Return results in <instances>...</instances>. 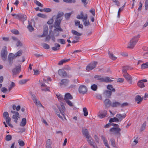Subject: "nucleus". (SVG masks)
Instances as JSON below:
<instances>
[{
    "label": "nucleus",
    "mask_w": 148,
    "mask_h": 148,
    "mask_svg": "<svg viewBox=\"0 0 148 148\" xmlns=\"http://www.w3.org/2000/svg\"><path fill=\"white\" fill-rule=\"evenodd\" d=\"M58 108L61 114L62 115L63 117L65 119V115H64V111L65 110V107L63 104H61L60 106L58 107Z\"/></svg>",
    "instance_id": "f3484780"
},
{
    "label": "nucleus",
    "mask_w": 148,
    "mask_h": 148,
    "mask_svg": "<svg viewBox=\"0 0 148 148\" xmlns=\"http://www.w3.org/2000/svg\"><path fill=\"white\" fill-rule=\"evenodd\" d=\"M40 87L41 90L42 91H49L50 88L47 86L45 83H42L41 84Z\"/></svg>",
    "instance_id": "dca6fc26"
},
{
    "label": "nucleus",
    "mask_w": 148,
    "mask_h": 148,
    "mask_svg": "<svg viewBox=\"0 0 148 148\" xmlns=\"http://www.w3.org/2000/svg\"><path fill=\"white\" fill-rule=\"evenodd\" d=\"M18 143H19V145L21 146H23L25 145V143L23 140H21L20 141H19Z\"/></svg>",
    "instance_id": "338daca9"
},
{
    "label": "nucleus",
    "mask_w": 148,
    "mask_h": 148,
    "mask_svg": "<svg viewBox=\"0 0 148 148\" xmlns=\"http://www.w3.org/2000/svg\"><path fill=\"white\" fill-rule=\"evenodd\" d=\"M37 16L44 18H45L46 17V16L45 15L40 13H38L37 14Z\"/></svg>",
    "instance_id": "6e6d98bb"
},
{
    "label": "nucleus",
    "mask_w": 148,
    "mask_h": 148,
    "mask_svg": "<svg viewBox=\"0 0 148 148\" xmlns=\"http://www.w3.org/2000/svg\"><path fill=\"white\" fill-rule=\"evenodd\" d=\"M88 16L87 14L84 15L83 12H81L80 14H79L77 16V18L79 19H81L84 22L83 24L85 26H87L90 25V22L88 20H87Z\"/></svg>",
    "instance_id": "f03ea898"
},
{
    "label": "nucleus",
    "mask_w": 148,
    "mask_h": 148,
    "mask_svg": "<svg viewBox=\"0 0 148 148\" xmlns=\"http://www.w3.org/2000/svg\"><path fill=\"white\" fill-rule=\"evenodd\" d=\"M107 88L110 91L114 92L115 91V89L111 85H108L107 86Z\"/></svg>",
    "instance_id": "72a5a7b5"
},
{
    "label": "nucleus",
    "mask_w": 148,
    "mask_h": 148,
    "mask_svg": "<svg viewBox=\"0 0 148 148\" xmlns=\"http://www.w3.org/2000/svg\"><path fill=\"white\" fill-rule=\"evenodd\" d=\"M147 82V80L146 79L139 81L137 83L138 86L140 88H144L145 87V85L143 83L146 82Z\"/></svg>",
    "instance_id": "2eb2a0df"
},
{
    "label": "nucleus",
    "mask_w": 148,
    "mask_h": 148,
    "mask_svg": "<svg viewBox=\"0 0 148 148\" xmlns=\"http://www.w3.org/2000/svg\"><path fill=\"white\" fill-rule=\"evenodd\" d=\"M143 100V97H142L138 95L136 96L135 100L137 102L138 104L140 103Z\"/></svg>",
    "instance_id": "5701e85b"
},
{
    "label": "nucleus",
    "mask_w": 148,
    "mask_h": 148,
    "mask_svg": "<svg viewBox=\"0 0 148 148\" xmlns=\"http://www.w3.org/2000/svg\"><path fill=\"white\" fill-rule=\"evenodd\" d=\"M22 53V50L18 51L15 54L16 57L20 56Z\"/></svg>",
    "instance_id": "09e8293b"
},
{
    "label": "nucleus",
    "mask_w": 148,
    "mask_h": 148,
    "mask_svg": "<svg viewBox=\"0 0 148 148\" xmlns=\"http://www.w3.org/2000/svg\"><path fill=\"white\" fill-rule=\"evenodd\" d=\"M11 15L13 16H15L14 18L18 19L22 21H24L26 20L27 17L26 16L23 14H12Z\"/></svg>",
    "instance_id": "39448f33"
},
{
    "label": "nucleus",
    "mask_w": 148,
    "mask_h": 148,
    "mask_svg": "<svg viewBox=\"0 0 148 148\" xmlns=\"http://www.w3.org/2000/svg\"><path fill=\"white\" fill-rule=\"evenodd\" d=\"M148 68V62L142 64L141 65V69H145Z\"/></svg>",
    "instance_id": "c9c22d12"
},
{
    "label": "nucleus",
    "mask_w": 148,
    "mask_h": 148,
    "mask_svg": "<svg viewBox=\"0 0 148 148\" xmlns=\"http://www.w3.org/2000/svg\"><path fill=\"white\" fill-rule=\"evenodd\" d=\"M70 60V59H64L62 60H61L58 63V64L59 65H62L63 63H65L66 62H67L69 61Z\"/></svg>",
    "instance_id": "c85d7f7f"
},
{
    "label": "nucleus",
    "mask_w": 148,
    "mask_h": 148,
    "mask_svg": "<svg viewBox=\"0 0 148 148\" xmlns=\"http://www.w3.org/2000/svg\"><path fill=\"white\" fill-rule=\"evenodd\" d=\"M83 110L84 112V115L85 116H86L88 114L87 109L86 108H84L83 109Z\"/></svg>",
    "instance_id": "58836bf2"
},
{
    "label": "nucleus",
    "mask_w": 148,
    "mask_h": 148,
    "mask_svg": "<svg viewBox=\"0 0 148 148\" xmlns=\"http://www.w3.org/2000/svg\"><path fill=\"white\" fill-rule=\"evenodd\" d=\"M119 121H109V122H110V123L106 124V125L104 127H105V128L109 127L110 126H112V125H111V123H112V122H114V121L119 122Z\"/></svg>",
    "instance_id": "a18cd8bd"
},
{
    "label": "nucleus",
    "mask_w": 148,
    "mask_h": 148,
    "mask_svg": "<svg viewBox=\"0 0 148 148\" xmlns=\"http://www.w3.org/2000/svg\"><path fill=\"white\" fill-rule=\"evenodd\" d=\"M43 11L46 12H50L51 11V10L48 8H45L43 9Z\"/></svg>",
    "instance_id": "13d9d810"
},
{
    "label": "nucleus",
    "mask_w": 148,
    "mask_h": 148,
    "mask_svg": "<svg viewBox=\"0 0 148 148\" xmlns=\"http://www.w3.org/2000/svg\"><path fill=\"white\" fill-rule=\"evenodd\" d=\"M69 83V80L67 79H62L60 82V85L61 87H65L68 86Z\"/></svg>",
    "instance_id": "ddd939ff"
},
{
    "label": "nucleus",
    "mask_w": 148,
    "mask_h": 148,
    "mask_svg": "<svg viewBox=\"0 0 148 148\" xmlns=\"http://www.w3.org/2000/svg\"><path fill=\"white\" fill-rule=\"evenodd\" d=\"M27 81V79H21L19 82V84L21 85L23 84L26 83Z\"/></svg>",
    "instance_id": "79ce46f5"
},
{
    "label": "nucleus",
    "mask_w": 148,
    "mask_h": 148,
    "mask_svg": "<svg viewBox=\"0 0 148 148\" xmlns=\"http://www.w3.org/2000/svg\"><path fill=\"white\" fill-rule=\"evenodd\" d=\"M140 35H138L134 37L130 40L128 44L127 48H133L136 44L139 39Z\"/></svg>",
    "instance_id": "7ed1b4c3"
},
{
    "label": "nucleus",
    "mask_w": 148,
    "mask_h": 148,
    "mask_svg": "<svg viewBox=\"0 0 148 148\" xmlns=\"http://www.w3.org/2000/svg\"><path fill=\"white\" fill-rule=\"evenodd\" d=\"M72 13H66L65 14V16L66 19H67L69 18L70 17Z\"/></svg>",
    "instance_id": "5fc2aeb1"
},
{
    "label": "nucleus",
    "mask_w": 148,
    "mask_h": 148,
    "mask_svg": "<svg viewBox=\"0 0 148 148\" xmlns=\"http://www.w3.org/2000/svg\"><path fill=\"white\" fill-rule=\"evenodd\" d=\"M146 123V122L145 121L144 122V123L142 125V126L140 129V130L141 132L143 131L145 129Z\"/></svg>",
    "instance_id": "ea45409f"
},
{
    "label": "nucleus",
    "mask_w": 148,
    "mask_h": 148,
    "mask_svg": "<svg viewBox=\"0 0 148 148\" xmlns=\"http://www.w3.org/2000/svg\"><path fill=\"white\" fill-rule=\"evenodd\" d=\"M3 117L5 120H11V118L9 116V114L7 112H5L3 113Z\"/></svg>",
    "instance_id": "393cba45"
},
{
    "label": "nucleus",
    "mask_w": 148,
    "mask_h": 148,
    "mask_svg": "<svg viewBox=\"0 0 148 148\" xmlns=\"http://www.w3.org/2000/svg\"><path fill=\"white\" fill-rule=\"evenodd\" d=\"M123 74V77L126 79L129 83L132 84V78L131 75L127 72H124V74Z\"/></svg>",
    "instance_id": "9d476101"
},
{
    "label": "nucleus",
    "mask_w": 148,
    "mask_h": 148,
    "mask_svg": "<svg viewBox=\"0 0 148 148\" xmlns=\"http://www.w3.org/2000/svg\"><path fill=\"white\" fill-rule=\"evenodd\" d=\"M91 88L93 91H96L97 88V86L95 84H93L91 86Z\"/></svg>",
    "instance_id": "37998d69"
},
{
    "label": "nucleus",
    "mask_w": 148,
    "mask_h": 148,
    "mask_svg": "<svg viewBox=\"0 0 148 148\" xmlns=\"http://www.w3.org/2000/svg\"><path fill=\"white\" fill-rule=\"evenodd\" d=\"M53 18H51L47 21V23L48 24H51L53 23Z\"/></svg>",
    "instance_id": "774afa93"
},
{
    "label": "nucleus",
    "mask_w": 148,
    "mask_h": 148,
    "mask_svg": "<svg viewBox=\"0 0 148 148\" xmlns=\"http://www.w3.org/2000/svg\"><path fill=\"white\" fill-rule=\"evenodd\" d=\"M34 3H35L36 5H38V6H40L41 7H43V5L40 3L39 1L37 0H36L34 1Z\"/></svg>",
    "instance_id": "3c124183"
},
{
    "label": "nucleus",
    "mask_w": 148,
    "mask_h": 148,
    "mask_svg": "<svg viewBox=\"0 0 148 148\" xmlns=\"http://www.w3.org/2000/svg\"><path fill=\"white\" fill-rule=\"evenodd\" d=\"M16 58V57L15 56V54L14 55L13 53H10L9 54L8 59L9 63L10 64H12V61L13 60Z\"/></svg>",
    "instance_id": "4be33fe9"
},
{
    "label": "nucleus",
    "mask_w": 148,
    "mask_h": 148,
    "mask_svg": "<svg viewBox=\"0 0 148 148\" xmlns=\"http://www.w3.org/2000/svg\"><path fill=\"white\" fill-rule=\"evenodd\" d=\"M94 78L97 80H99L101 82H110L112 81L109 77L103 78L101 75H95L94 76Z\"/></svg>",
    "instance_id": "20e7f679"
},
{
    "label": "nucleus",
    "mask_w": 148,
    "mask_h": 148,
    "mask_svg": "<svg viewBox=\"0 0 148 148\" xmlns=\"http://www.w3.org/2000/svg\"><path fill=\"white\" fill-rule=\"evenodd\" d=\"M82 133L83 135L87 138V139L91 138L90 136L89 135L88 132L86 129H83Z\"/></svg>",
    "instance_id": "a211bd4d"
},
{
    "label": "nucleus",
    "mask_w": 148,
    "mask_h": 148,
    "mask_svg": "<svg viewBox=\"0 0 148 148\" xmlns=\"http://www.w3.org/2000/svg\"><path fill=\"white\" fill-rule=\"evenodd\" d=\"M34 74L35 75H38L40 73V71L37 70H34Z\"/></svg>",
    "instance_id": "0e129e2a"
},
{
    "label": "nucleus",
    "mask_w": 148,
    "mask_h": 148,
    "mask_svg": "<svg viewBox=\"0 0 148 148\" xmlns=\"http://www.w3.org/2000/svg\"><path fill=\"white\" fill-rule=\"evenodd\" d=\"M72 32L74 35H75L77 36H80L82 35L81 34L75 30H72Z\"/></svg>",
    "instance_id": "de8ad7c7"
},
{
    "label": "nucleus",
    "mask_w": 148,
    "mask_h": 148,
    "mask_svg": "<svg viewBox=\"0 0 148 148\" xmlns=\"http://www.w3.org/2000/svg\"><path fill=\"white\" fill-rule=\"evenodd\" d=\"M104 93L106 96L109 97L111 96L112 95V92L110 91L106 90L105 91Z\"/></svg>",
    "instance_id": "4c0bfd02"
},
{
    "label": "nucleus",
    "mask_w": 148,
    "mask_h": 148,
    "mask_svg": "<svg viewBox=\"0 0 148 148\" xmlns=\"http://www.w3.org/2000/svg\"><path fill=\"white\" fill-rule=\"evenodd\" d=\"M7 54V48L5 46L2 49L1 52V56L3 60H5L6 59Z\"/></svg>",
    "instance_id": "6e6552de"
},
{
    "label": "nucleus",
    "mask_w": 148,
    "mask_h": 148,
    "mask_svg": "<svg viewBox=\"0 0 148 148\" xmlns=\"http://www.w3.org/2000/svg\"><path fill=\"white\" fill-rule=\"evenodd\" d=\"M126 116L125 114H118L116 115V116L119 119L121 120L123 119Z\"/></svg>",
    "instance_id": "a878e982"
},
{
    "label": "nucleus",
    "mask_w": 148,
    "mask_h": 148,
    "mask_svg": "<svg viewBox=\"0 0 148 148\" xmlns=\"http://www.w3.org/2000/svg\"><path fill=\"white\" fill-rule=\"evenodd\" d=\"M121 130V129L118 127H113L111 128L110 131L111 132H114L115 134H120V132Z\"/></svg>",
    "instance_id": "aec40b11"
},
{
    "label": "nucleus",
    "mask_w": 148,
    "mask_h": 148,
    "mask_svg": "<svg viewBox=\"0 0 148 148\" xmlns=\"http://www.w3.org/2000/svg\"><path fill=\"white\" fill-rule=\"evenodd\" d=\"M78 91L80 94L84 95L88 91V89L85 86L81 85L79 87Z\"/></svg>",
    "instance_id": "0eeeda50"
},
{
    "label": "nucleus",
    "mask_w": 148,
    "mask_h": 148,
    "mask_svg": "<svg viewBox=\"0 0 148 148\" xmlns=\"http://www.w3.org/2000/svg\"><path fill=\"white\" fill-rule=\"evenodd\" d=\"M97 64V62L96 61L91 62L86 67V70L87 71L92 70L96 66Z\"/></svg>",
    "instance_id": "423d86ee"
},
{
    "label": "nucleus",
    "mask_w": 148,
    "mask_h": 148,
    "mask_svg": "<svg viewBox=\"0 0 148 148\" xmlns=\"http://www.w3.org/2000/svg\"><path fill=\"white\" fill-rule=\"evenodd\" d=\"M42 46L44 48L46 49H49L50 48L49 45L46 43L43 44Z\"/></svg>",
    "instance_id": "4d7b16f0"
},
{
    "label": "nucleus",
    "mask_w": 148,
    "mask_h": 148,
    "mask_svg": "<svg viewBox=\"0 0 148 148\" xmlns=\"http://www.w3.org/2000/svg\"><path fill=\"white\" fill-rule=\"evenodd\" d=\"M27 28L30 32H32L34 29L33 27H32L30 23L29 22V25L27 26Z\"/></svg>",
    "instance_id": "473e14b6"
},
{
    "label": "nucleus",
    "mask_w": 148,
    "mask_h": 148,
    "mask_svg": "<svg viewBox=\"0 0 148 148\" xmlns=\"http://www.w3.org/2000/svg\"><path fill=\"white\" fill-rule=\"evenodd\" d=\"M48 27L47 26H46L44 28L43 34L39 35V37H43L46 36L48 33Z\"/></svg>",
    "instance_id": "412c9836"
},
{
    "label": "nucleus",
    "mask_w": 148,
    "mask_h": 148,
    "mask_svg": "<svg viewBox=\"0 0 148 148\" xmlns=\"http://www.w3.org/2000/svg\"><path fill=\"white\" fill-rule=\"evenodd\" d=\"M73 99L72 95L69 93L65 94L64 96V99L65 101H67Z\"/></svg>",
    "instance_id": "b1692460"
},
{
    "label": "nucleus",
    "mask_w": 148,
    "mask_h": 148,
    "mask_svg": "<svg viewBox=\"0 0 148 148\" xmlns=\"http://www.w3.org/2000/svg\"><path fill=\"white\" fill-rule=\"evenodd\" d=\"M128 67L125 66L123 67L122 69L123 74H124V72H127V70L128 69Z\"/></svg>",
    "instance_id": "603ef678"
},
{
    "label": "nucleus",
    "mask_w": 148,
    "mask_h": 148,
    "mask_svg": "<svg viewBox=\"0 0 148 148\" xmlns=\"http://www.w3.org/2000/svg\"><path fill=\"white\" fill-rule=\"evenodd\" d=\"M32 98L34 102L35 103V104L38 107H43L40 101L38 100L36 98V96L32 94Z\"/></svg>",
    "instance_id": "f8f14e48"
},
{
    "label": "nucleus",
    "mask_w": 148,
    "mask_h": 148,
    "mask_svg": "<svg viewBox=\"0 0 148 148\" xmlns=\"http://www.w3.org/2000/svg\"><path fill=\"white\" fill-rule=\"evenodd\" d=\"M59 75L62 77H65L67 76L66 72L63 69H59L58 71Z\"/></svg>",
    "instance_id": "6ab92c4d"
},
{
    "label": "nucleus",
    "mask_w": 148,
    "mask_h": 148,
    "mask_svg": "<svg viewBox=\"0 0 148 148\" xmlns=\"http://www.w3.org/2000/svg\"><path fill=\"white\" fill-rule=\"evenodd\" d=\"M57 40L58 42L62 44H64L66 43L65 40L62 39H58Z\"/></svg>",
    "instance_id": "c03bdc74"
},
{
    "label": "nucleus",
    "mask_w": 148,
    "mask_h": 148,
    "mask_svg": "<svg viewBox=\"0 0 148 148\" xmlns=\"http://www.w3.org/2000/svg\"><path fill=\"white\" fill-rule=\"evenodd\" d=\"M120 105L121 103L120 102L114 101L112 103L111 106L113 107H115L119 106Z\"/></svg>",
    "instance_id": "bb28decb"
},
{
    "label": "nucleus",
    "mask_w": 148,
    "mask_h": 148,
    "mask_svg": "<svg viewBox=\"0 0 148 148\" xmlns=\"http://www.w3.org/2000/svg\"><path fill=\"white\" fill-rule=\"evenodd\" d=\"M56 29H54L53 30L54 33V34H56L55 36H58L59 35V33L58 32V31H59V30L57 29L56 28H55ZM59 31H60L59 30Z\"/></svg>",
    "instance_id": "8fccbe9b"
},
{
    "label": "nucleus",
    "mask_w": 148,
    "mask_h": 148,
    "mask_svg": "<svg viewBox=\"0 0 148 148\" xmlns=\"http://www.w3.org/2000/svg\"><path fill=\"white\" fill-rule=\"evenodd\" d=\"M87 140L88 143L91 146H92L94 145L95 142L93 141V140L92 138L90 139H87Z\"/></svg>",
    "instance_id": "e433bc0d"
},
{
    "label": "nucleus",
    "mask_w": 148,
    "mask_h": 148,
    "mask_svg": "<svg viewBox=\"0 0 148 148\" xmlns=\"http://www.w3.org/2000/svg\"><path fill=\"white\" fill-rule=\"evenodd\" d=\"M110 141L111 142V145L113 147H115L116 146L115 141L113 138H111L110 139Z\"/></svg>",
    "instance_id": "49530a36"
},
{
    "label": "nucleus",
    "mask_w": 148,
    "mask_h": 148,
    "mask_svg": "<svg viewBox=\"0 0 148 148\" xmlns=\"http://www.w3.org/2000/svg\"><path fill=\"white\" fill-rule=\"evenodd\" d=\"M90 12H91L93 15L95 16V10L94 9H91L90 11Z\"/></svg>",
    "instance_id": "69168bd1"
},
{
    "label": "nucleus",
    "mask_w": 148,
    "mask_h": 148,
    "mask_svg": "<svg viewBox=\"0 0 148 148\" xmlns=\"http://www.w3.org/2000/svg\"><path fill=\"white\" fill-rule=\"evenodd\" d=\"M26 124V121H21L20 124V126L22 127L24 126Z\"/></svg>",
    "instance_id": "052dcab7"
},
{
    "label": "nucleus",
    "mask_w": 148,
    "mask_h": 148,
    "mask_svg": "<svg viewBox=\"0 0 148 148\" xmlns=\"http://www.w3.org/2000/svg\"><path fill=\"white\" fill-rule=\"evenodd\" d=\"M11 32L15 34H18L19 33L18 31L16 29L12 30Z\"/></svg>",
    "instance_id": "864d4df0"
},
{
    "label": "nucleus",
    "mask_w": 148,
    "mask_h": 148,
    "mask_svg": "<svg viewBox=\"0 0 148 148\" xmlns=\"http://www.w3.org/2000/svg\"><path fill=\"white\" fill-rule=\"evenodd\" d=\"M19 131L18 132L20 133L24 132L25 131V129L24 128H19L18 129Z\"/></svg>",
    "instance_id": "680f3d73"
},
{
    "label": "nucleus",
    "mask_w": 148,
    "mask_h": 148,
    "mask_svg": "<svg viewBox=\"0 0 148 148\" xmlns=\"http://www.w3.org/2000/svg\"><path fill=\"white\" fill-rule=\"evenodd\" d=\"M107 114V111L105 110H100L98 113V117L100 119L105 117Z\"/></svg>",
    "instance_id": "9b49d317"
},
{
    "label": "nucleus",
    "mask_w": 148,
    "mask_h": 148,
    "mask_svg": "<svg viewBox=\"0 0 148 148\" xmlns=\"http://www.w3.org/2000/svg\"><path fill=\"white\" fill-rule=\"evenodd\" d=\"M12 139V136L10 135H7L6 137V140L7 141L11 140Z\"/></svg>",
    "instance_id": "bf43d9fd"
},
{
    "label": "nucleus",
    "mask_w": 148,
    "mask_h": 148,
    "mask_svg": "<svg viewBox=\"0 0 148 148\" xmlns=\"http://www.w3.org/2000/svg\"><path fill=\"white\" fill-rule=\"evenodd\" d=\"M109 56L110 58L112 60H115L117 58V57L115 56L112 53H109Z\"/></svg>",
    "instance_id": "f704fd0d"
},
{
    "label": "nucleus",
    "mask_w": 148,
    "mask_h": 148,
    "mask_svg": "<svg viewBox=\"0 0 148 148\" xmlns=\"http://www.w3.org/2000/svg\"><path fill=\"white\" fill-rule=\"evenodd\" d=\"M21 65L19 64L16 68L14 69L12 71L13 75H16L19 73L21 71Z\"/></svg>",
    "instance_id": "4468645a"
},
{
    "label": "nucleus",
    "mask_w": 148,
    "mask_h": 148,
    "mask_svg": "<svg viewBox=\"0 0 148 148\" xmlns=\"http://www.w3.org/2000/svg\"><path fill=\"white\" fill-rule=\"evenodd\" d=\"M101 139L103 140V142H105L107 141L104 135H102L101 136Z\"/></svg>",
    "instance_id": "e2e57ef3"
},
{
    "label": "nucleus",
    "mask_w": 148,
    "mask_h": 148,
    "mask_svg": "<svg viewBox=\"0 0 148 148\" xmlns=\"http://www.w3.org/2000/svg\"><path fill=\"white\" fill-rule=\"evenodd\" d=\"M52 144V142L51 140L49 139H48L46 142V147L47 148H52L51 147V145Z\"/></svg>",
    "instance_id": "cd10ccee"
},
{
    "label": "nucleus",
    "mask_w": 148,
    "mask_h": 148,
    "mask_svg": "<svg viewBox=\"0 0 148 148\" xmlns=\"http://www.w3.org/2000/svg\"><path fill=\"white\" fill-rule=\"evenodd\" d=\"M57 98L60 101H62L64 100L62 96L58 92L56 94Z\"/></svg>",
    "instance_id": "7c9ffc66"
},
{
    "label": "nucleus",
    "mask_w": 148,
    "mask_h": 148,
    "mask_svg": "<svg viewBox=\"0 0 148 148\" xmlns=\"http://www.w3.org/2000/svg\"><path fill=\"white\" fill-rule=\"evenodd\" d=\"M11 112L14 114L12 116V118L14 120H18L21 119V116L18 112L14 110H11Z\"/></svg>",
    "instance_id": "1a4fd4ad"
},
{
    "label": "nucleus",
    "mask_w": 148,
    "mask_h": 148,
    "mask_svg": "<svg viewBox=\"0 0 148 148\" xmlns=\"http://www.w3.org/2000/svg\"><path fill=\"white\" fill-rule=\"evenodd\" d=\"M15 86V83L14 82H12L8 87V90L9 91H10L11 90H12V89Z\"/></svg>",
    "instance_id": "a19ab883"
},
{
    "label": "nucleus",
    "mask_w": 148,
    "mask_h": 148,
    "mask_svg": "<svg viewBox=\"0 0 148 148\" xmlns=\"http://www.w3.org/2000/svg\"><path fill=\"white\" fill-rule=\"evenodd\" d=\"M55 47L52 48V49L54 51H57L59 50L60 47V45L58 43L55 44Z\"/></svg>",
    "instance_id": "c756f323"
},
{
    "label": "nucleus",
    "mask_w": 148,
    "mask_h": 148,
    "mask_svg": "<svg viewBox=\"0 0 148 148\" xmlns=\"http://www.w3.org/2000/svg\"><path fill=\"white\" fill-rule=\"evenodd\" d=\"M64 13L62 12H59L57 16L56 20L54 24V27L60 31H63V30L61 29L60 26L61 22L62 20L61 17L63 16Z\"/></svg>",
    "instance_id": "f257e3e1"
},
{
    "label": "nucleus",
    "mask_w": 148,
    "mask_h": 148,
    "mask_svg": "<svg viewBox=\"0 0 148 148\" xmlns=\"http://www.w3.org/2000/svg\"><path fill=\"white\" fill-rule=\"evenodd\" d=\"M104 103L106 106H111L112 102L109 99H106L105 100Z\"/></svg>",
    "instance_id": "2f4dec72"
}]
</instances>
